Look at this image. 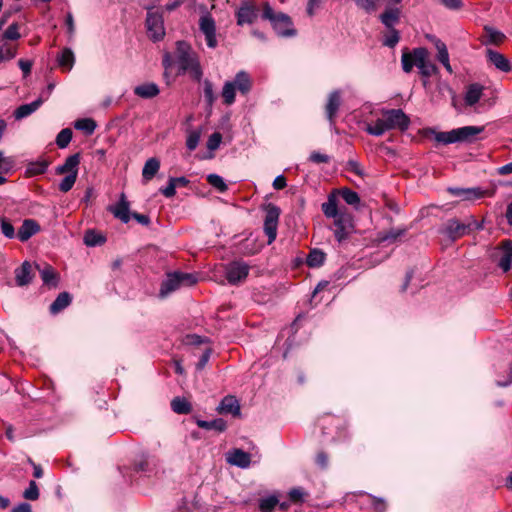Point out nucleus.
Here are the masks:
<instances>
[{
    "instance_id": "f257e3e1",
    "label": "nucleus",
    "mask_w": 512,
    "mask_h": 512,
    "mask_svg": "<svg viewBox=\"0 0 512 512\" xmlns=\"http://www.w3.org/2000/svg\"><path fill=\"white\" fill-rule=\"evenodd\" d=\"M162 65L166 70L176 66L178 75L188 73L190 77L196 81H200L203 76L197 53L192 49L190 44L185 41L176 42L174 56L169 52L163 55Z\"/></svg>"
},
{
    "instance_id": "f03ea898",
    "label": "nucleus",
    "mask_w": 512,
    "mask_h": 512,
    "mask_svg": "<svg viewBox=\"0 0 512 512\" xmlns=\"http://www.w3.org/2000/svg\"><path fill=\"white\" fill-rule=\"evenodd\" d=\"M402 69L410 73L414 66L424 78H429L438 72L437 66L429 59V52L424 47L414 48L411 52L404 51L401 56Z\"/></svg>"
},
{
    "instance_id": "7ed1b4c3",
    "label": "nucleus",
    "mask_w": 512,
    "mask_h": 512,
    "mask_svg": "<svg viewBox=\"0 0 512 512\" xmlns=\"http://www.w3.org/2000/svg\"><path fill=\"white\" fill-rule=\"evenodd\" d=\"M253 87V80L250 74L244 70L236 73L233 80H228L224 83L221 91L223 103L226 106H231L235 103L236 92L241 95L247 96Z\"/></svg>"
},
{
    "instance_id": "20e7f679",
    "label": "nucleus",
    "mask_w": 512,
    "mask_h": 512,
    "mask_svg": "<svg viewBox=\"0 0 512 512\" xmlns=\"http://www.w3.org/2000/svg\"><path fill=\"white\" fill-rule=\"evenodd\" d=\"M483 131L484 127L482 126H464L447 132H436L430 129L429 133L434 135L436 142L448 145L453 143H471L475 141L477 136Z\"/></svg>"
},
{
    "instance_id": "39448f33",
    "label": "nucleus",
    "mask_w": 512,
    "mask_h": 512,
    "mask_svg": "<svg viewBox=\"0 0 512 512\" xmlns=\"http://www.w3.org/2000/svg\"><path fill=\"white\" fill-rule=\"evenodd\" d=\"M262 18L269 20L277 35L281 37H292L296 34L291 18L284 13H275L268 2L263 4Z\"/></svg>"
},
{
    "instance_id": "423d86ee",
    "label": "nucleus",
    "mask_w": 512,
    "mask_h": 512,
    "mask_svg": "<svg viewBox=\"0 0 512 512\" xmlns=\"http://www.w3.org/2000/svg\"><path fill=\"white\" fill-rule=\"evenodd\" d=\"M482 228V224L473 217H469L463 223L459 222L456 218H451L445 222L443 227L440 229V233L445 235L451 241H455L467 234H470L474 230H481Z\"/></svg>"
},
{
    "instance_id": "0eeeda50",
    "label": "nucleus",
    "mask_w": 512,
    "mask_h": 512,
    "mask_svg": "<svg viewBox=\"0 0 512 512\" xmlns=\"http://www.w3.org/2000/svg\"><path fill=\"white\" fill-rule=\"evenodd\" d=\"M197 283V277L193 273L173 272L167 275V278L161 283L159 296L167 297L172 292L184 286H192Z\"/></svg>"
},
{
    "instance_id": "6e6552de",
    "label": "nucleus",
    "mask_w": 512,
    "mask_h": 512,
    "mask_svg": "<svg viewBox=\"0 0 512 512\" xmlns=\"http://www.w3.org/2000/svg\"><path fill=\"white\" fill-rule=\"evenodd\" d=\"M146 28L149 37L153 41L162 40L165 36L164 19L162 13L153 11L152 7H147Z\"/></svg>"
},
{
    "instance_id": "1a4fd4ad",
    "label": "nucleus",
    "mask_w": 512,
    "mask_h": 512,
    "mask_svg": "<svg viewBox=\"0 0 512 512\" xmlns=\"http://www.w3.org/2000/svg\"><path fill=\"white\" fill-rule=\"evenodd\" d=\"M250 266L241 260L232 261L225 266V278L231 285H238L246 280Z\"/></svg>"
},
{
    "instance_id": "9d476101",
    "label": "nucleus",
    "mask_w": 512,
    "mask_h": 512,
    "mask_svg": "<svg viewBox=\"0 0 512 512\" xmlns=\"http://www.w3.org/2000/svg\"><path fill=\"white\" fill-rule=\"evenodd\" d=\"M280 208L269 203L265 207L264 233L268 237V244H271L277 236V228L280 217Z\"/></svg>"
},
{
    "instance_id": "9b49d317",
    "label": "nucleus",
    "mask_w": 512,
    "mask_h": 512,
    "mask_svg": "<svg viewBox=\"0 0 512 512\" xmlns=\"http://www.w3.org/2000/svg\"><path fill=\"white\" fill-rule=\"evenodd\" d=\"M333 225L332 231L334 236L338 242H342L346 240L349 235H351L354 231V226L352 223V217L350 214L344 212L339 215L333 217Z\"/></svg>"
},
{
    "instance_id": "f8f14e48",
    "label": "nucleus",
    "mask_w": 512,
    "mask_h": 512,
    "mask_svg": "<svg viewBox=\"0 0 512 512\" xmlns=\"http://www.w3.org/2000/svg\"><path fill=\"white\" fill-rule=\"evenodd\" d=\"M382 120L388 130L400 129L402 131L409 127L410 120L401 109H390L383 112Z\"/></svg>"
},
{
    "instance_id": "ddd939ff",
    "label": "nucleus",
    "mask_w": 512,
    "mask_h": 512,
    "mask_svg": "<svg viewBox=\"0 0 512 512\" xmlns=\"http://www.w3.org/2000/svg\"><path fill=\"white\" fill-rule=\"evenodd\" d=\"M259 9L252 1H244L239 6L236 12L237 24L243 26L245 24H252L258 17Z\"/></svg>"
},
{
    "instance_id": "4468645a",
    "label": "nucleus",
    "mask_w": 512,
    "mask_h": 512,
    "mask_svg": "<svg viewBox=\"0 0 512 512\" xmlns=\"http://www.w3.org/2000/svg\"><path fill=\"white\" fill-rule=\"evenodd\" d=\"M200 31L205 35L206 44L209 48L217 46L216 25L213 17L206 13L199 20Z\"/></svg>"
},
{
    "instance_id": "2eb2a0df",
    "label": "nucleus",
    "mask_w": 512,
    "mask_h": 512,
    "mask_svg": "<svg viewBox=\"0 0 512 512\" xmlns=\"http://www.w3.org/2000/svg\"><path fill=\"white\" fill-rule=\"evenodd\" d=\"M447 191L464 201H473L480 199L485 196L486 191L481 189L480 187H472V188H459V187H449Z\"/></svg>"
},
{
    "instance_id": "dca6fc26",
    "label": "nucleus",
    "mask_w": 512,
    "mask_h": 512,
    "mask_svg": "<svg viewBox=\"0 0 512 512\" xmlns=\"http://www.w3.org/2000/svg\"><path fill=\"white\" fill-rule=\"evenodd\" d=\"M110 212L123 223H128L131 219L130 204L125 193H121L118 202L109 208Z\"/></svg>"
},
{
    "instance_id": "f3484780",
    "label": "nucleus",
    "mask_w": 512,
    "mask_h": 512,
    "mask_svg": "<svg viewBox=\"0 0 512 512\" xmlns=\"http://www.w3.org/2000/svg\"><path fill=\"white\" fill-rule=\"evenodd\" d=\"M497 265L503 270L508 272L512 265V242L509 240L503 241L499 254L497 255Z\"/></svg>"
},
{
    "instance_id": "a211bd4d",
    "label": "nucleus",
    "mask_w": 512,
    "mask_h": 512,
    "mask_svg": "<svg viewBox=\"0 0 512 512\" xmlns=\"http://www.w3.org/2000/svg\"><path fill=\"white\" fill-rule=\"evenodd\" d=\"M39 231L40 225L34 219H25L18 229L16 237L21 242H26Z\"/></svg>"
},
{
    "instance_id": "6ab92c4d",
    "label": "nucleus",
    "mask_w": 512,
    "mask_h": 512,
    "mask_svg": "<svg viewBox=\"0 0 512 512\" xmlns=\"http://www.w3.org/2000/svg\"><path fill=\"white\" fill-rule=\"evenodd\" d=\"M227 461L231 465L245 469L250 466L251 457L249 453L241 449H233L228 453Z\"/></svg>"
},
{
    "instance_id": "aec40b11",
    "label": "nucleus",
    "mask_w": 512,
    "mask_h": 512,
    "mask_svg": "<svg viewBox=\"0 0 512 512\" xmlns=\"http://www.w3.org/2000/svg\"><path fill=\"white\" fill-rule=\"evenodd\" d=\"M488 61L502 72H510L512 67L510 61L501 53L492 49L486 50Z\"/></svg>"
},
{
    "instance_id": "412c9836",
    "label": "nucleus",
    "mask_w": 512,
    "mask_h": 512,
    "mask_svg": "<svg viewBox=\"0 0 512 512\" xmlns=\"http://www.w3.org/2000/svg\"><path fill=\"white\" fill-rule=\"evenodd\" d=\"M341 94L339 91L332 92L325 107L327 119L331 124H334V120L337 116L338 110L341 106Z\"/></svg>"
},
{
    "instance_id": "4be33fe9",
    "label": "nucleus",
    "mask_w": 512,
    "mask_h": 512,
    "mask_svg": "<svg viewBox=\"0 0 512 512\" xmlns=\"http://www.w3.org/2000/svg\"><path fill=\"white\" fill-rule=\"evenodd\" d=\"M217 411L220 414H231L233 416H239L240 415V404H239L238 400L236 399V397L228 395V396H225L221 400V402L217 408Z\"/></svg>"
},
{
    "instance_id": "5701e85b",
    "label": "nucleus",
    "mask_w": 512,
    "mask_h": 512,
    "mask_svg": "<svg viewBox=\"0 0 512 512\" xmlns=\"http://www.w3.org/2000/svg\"><path fill=\"white\" fill-rule=\"evenodd\" d=\"M80 164V155L78 153L70 155L66 158L62 165H59L55 172L58 175L73 174L78 175V166Z\"/></svg>"
},
{
    "instance_id": "b1692460",
    "label": "nucleus",
    "mask_w": 512,
    "mask_h": 512,
    "mask_svg": "<svg viewBox=\"0 0 512 512\" xmlns=\"http://www.w3.org/2000/svg\"><path fill=\"white\" fill-rule=\"evenodd\" d=\"M339 193L334 190L329 196L326 203L322 204V210L327 217H335L340 213H344L341 208H338Z\"/></svg>"
},
{
    "instance_id": "393cba45",
    "label": "nucleus",
    "mask_w": 512,
    "mask_h": 512,
    "mask_svg": "<svg viewBox=\"0 0 512 512\" xmlns=\"http://www.w3.org/2000/svg\"><path fill=\"white\" fill-rule=\"evenodd\" d=\"M32 266L28 261L15 270V281L20 287L28 285L32 281Z\"/></svg>"
},
{
    "instance_id": "a878e982",
    "label": "nucleus",
    "mask_w": 512,
    "mask_h": 512,
    "mask_svg": "<svg viewBox=\"0 0 512 512\" xmlns=\"http://www.w3.org/2000/svg\"><path fill=\"white\" fill-rule=\"evenodd\" d=\"M134 94L143 99H151L156 97L160 93V89L157 84L153 82L143 83L134 88Z\"/></svg>"
},
{
    "instance_id": "bb28decb",
    "label": "nucleus",
    "mask_w": 512,
    "mask_h": 512,
    "mask_svg": "<svg viewBox=\"0 0 512 512\" xmlns=\"http://www.w3.org/2000/svg\"><path fill=\"white\" fill-rule=\"evenodd\" d=\"M484 87L478 83L470 84L464 96L466 106H474L482 97Z\"/></svg>"
},
{
    "instance_id": "cd10ccee",
    "label": "nucleus",
    "mask_w": 512,
    "mask_h": 512,
    "mask_svg": "<svg viewBox=\"0 0 512 512\" xmlns=\"http://www.w3.org/2000/svg\"><path fill=\"white\" fill-rule=\"evenodd\" d=\"M41 280L44 285L50 288H56L59 282V274L51 265H45L42 269H39Z\"/></svg>"
},
{
    "instance_id": "c85d7f7f",
    "label": "nucleus",
    "mask_w": 512,
    "mask_h": 512,
    "mask_svg": "<svg viewBox=\"0 0 512 512\" xmlns=\"http://www.w3.org/2000/svg\"><path fill=\"white\" fill-rule=\"evenodd\" d=\"M42 104H43V99L39 97L31 103L20 105L14 111L15 119L21 120L23 118L28 117L29 115L34 113Z\"/></svg>"
},
{
    "instance_id": "c756f323",
    "label": "nucleus",
    "mask_w": 512,
    "mask_h": 512,
    "mask_svg": "<svg viewBox=\"0 0 512 512\" xmlns=\"http://www.w3.org/2000/svg\"><path fill=\"white\" fill-rule=\"evenodd\" d=\"M400 10L398 8H388L380 16V20L383 25L392 29L399 22Z\"/></svg>"
},
{
    "instance_id": "7c9ffc66",
    "label": "nucleus",
    "mask_w": 512,
    "mask_h": 512,
    "mask_svg": "<svg viewBox=\"0 0 512 512\" xmlns=\"http://www.w3.org/2000/svg\"><path fill=\"white\" fill-rule=\"evenodd\" d=\"M49 166V162L45 159H40L37 161H33L28 163L25 176L26 177H34L37 175L44 174Z\"/></svg>"
},
{
    "instance_id": "2f4dec72",
    "label": "nucleus",
    "mask_w": 512,
    "mask_h": 512,
    "mask_svg": "<svg viewBox=\"0 0 512 512\" xmlns=\"http://www.w3.org/2000/svg\"><path fill=\"white\" fill-rule=\"evenodd\" d=\"M72 301L71 295L68 292L60 293L57 298L50 305V312L52 314H57L64 310L66 307L70 305Z\"/></svg>"
},
{
    "instance_id": "473e14b6",
    "label": "nucleus",
    "mask_w": 512,
    "mask_h": 512,
    "mask_svg": "<svg viewBox=\"0 0 512 512\" xmlns=\"http://www.w3.org/2000/svg\"><path fill=\"white\" fill-rule=\"evenodd\" d=\"M160 168V161L155 158H149L143 167L142 170V177L145 181H150L159 171Z\"/></svg>"
},
{
    "instance_id": "72a5a7b5",
    "label": "nucleus",
    "mask_w": 512,
    "mask_h": 512,
    "mask_svg": "<svg viewBox=\"0 0 512 512\" xmlns=\"http://www.w3.org/2000/svg\"><path fill=\"white\" fill-rule=\"evenodd\" d=\"M58 65L67 71H70L74 66L75 57L70 48H65L57 58Z\"/></svg>"
},
{
    "instance_id": "f704fd0d",
    "label": "nucleus",
    "mask_w": 512,
    "mask_h": 512,
    "mask_svg": "<svg viewBox=\"0 0 512 512\" xmlns=\"http://www.w3.org/2000/svg\"><path fill=\"white\" fill-rule=\"evenodd\" d=\"M406 233L405 228H397V229H391L384 233H379L378 235V241L380 243H394L397 241L400 237L404 236Z\"/></svg>"
},
{
    "instance_id": "c9c22d12",
    "label": "nucleus",
    "mask_w": 512,
    "mask_h": 512,
    "mask_svg": "<svg viewBox=\"0 0 512 512\" xmlns=\"http://www.w3.org/2000/svg\"><path fill=\"white\" fill-rule=\"evenodd\" d=\"M197 426L206 430H216L223 432L226 429V422L222 418L214 419L212 421L197 420Z\"/></svg>"
},
{
    "instance_id": "e433bc0d",
    "label": "nucleus",
    "mask_w": 512,
    "mask_h": 512,
    "mask_svg": "<svg viewBox=\"0 0 512 512\" xmlns=\"http://www.w3.org/2000/svg\"><path fill=\"white\" fill-rule=\"evenodd\" d=\"M171 409L177 414H189L192 410V407L185 398L175 397L171 401Z\"/></svg>"
},
{
    "instance_id": "4c0bfd02",
    "label": "nucleus",
    "mask_w": 512,
    "mask_h": 512,
    "mask_svg": "<svg viewBox=\"0 0 512 512\" xmlns=\"http://www.w3.org/2000/svg\"><path fill=\"white\" fill-rule=\"evenodd\" d=\"M96 122L91 118H82L74 123L77 130L83 131L86 135H92L96 129Z\"/></svg>"
},
{
    "instance_id": "58836bf2",
    "label": "nucleus",
    "mask_w": 512,
    "mask_h": 512,
    "mask_svg": "<svg viewBox=\"0 0 512 512\" xmlns=\"http://www.w3.org/2000/svg\"><path fill=\"white\" fill-rule=\"evenodd\" d=\"M104 242H105V237L102 234H100L94 230H89L84 235V243L89 247L101 245Z\"/></svg>"
},
{
    "instance_id": "ea45409f",
    "label": "nucleus",
    "mask_w": 512,
    "mask_h": 512,
    "mask_svg": "<svg viewBox=\"0 0 512 512\" xmlns=\"http://www.w3.org/2000/svg\"><path fill=\"white\" fill-rule=\"evenodd\" d=\"M485 33L487 37V41L484 42L485 44H500L505 39V35L502 32L492 27L486 26Z\"/></svg>"
},
{
    "instance_id": "a19ab883",
    "label": "nucleus",
    "mask_w": 512,
    "mask_h": 512,
    "mask_svg": "<svg viewBox=\"0 0 512 512\" xmlns=\"http://www.w3.org/2000/svg\"><path fill=\"white\" fill-rule=\"evenodd\" d=\"M366 131L373 136H381L389 131L382 118L377 119L372 124L367 125Z\"/></svg>"
},
{
    "instance_id": "79ce46f5",
    "label": "nucleus",
    "mask_w": 512,
    "mask_h": 512,
    "mask_svg": "<svg viewBox=\"0 0 512 512\" xmlns=\"http://www.w3.org/2000/svg\"><path fill=\"white\" fill-rule=\"evenodd\" d=\"M434 42V45L437 49V59L438 61L442 64L444 62H447L449 61V53H448V50H447V47H446V44L441 41L440 39L436 38V37H432L431 38Z\"/></svg>"
},
{
    "instance_id": "37998d69",
    "label": "nucleus",
    "mask_w": 512,
    "mask_h": 512,
    "mask_svg": "<svg viewBox=\"0 0 512 512\" xmlns=\"http://www.w3.org/2000/svg\"><path fill=\"white\" fill-rule=\"evenodd\" d=\"M0 229L1 233L8 239H13L17 235L12 222L6 217L0 218Z\"/></svg>"
},
{
    "instance_id": "c03bdc74",
    "label": "nucleus",
    "mask_w": 512,
    "mask_h": 512,
    "mask_svg": "<svg viewBox=\"0 0 512 512\" xmlns=\"http://www.w3.org/2000/svg\"><path fill=\"white\" fill-rule=\"evenodd\" d=\"M339 198L341 197L349 205H357L360 202L359 195L349 188L338 190Z\"/></svg>"
},
{
    "instance_id": "a18cd8bd",
    "label": "nucleus",
    "mask_w": 512,
    "mask_h": 512,
    "mask_svg": "<svg viewBox=\"0 0 512 512\" xmlns=\"http://www.w3.org/2000/svg\"><path fill=\"white\" fill-rule=\"evenodd\" d=\"M71 139L72 130L70 128H64L58 133L56 137V144L59 148L63 149L69 145Z\"/></svg>"
},
{
    "instance_id": "49530a36",
    "label": "nucleus",
    "mask_w": 512,
    "mask_h": 512,
    "mask_svg": "<svg viewBox=\"0 0 512 512\" xmlns=\"http://www.w3.org/2000/svg\"><path fill=\"white\" fill-rule=\"evenodd\" d=\"M203 93L206 103L209 106H212L216 101V95L214 93L213 84L210 80L206 79L203 82Z\"/></svg>"
},
{
    "instance_id": "de8ad7c7",
    "label": "nucleus",
    "mask_w": 512,
    "mask_h": 512,
    "mask_svg": "<svg viewBox=\"0 0 512 512\" xmlns=\"http://www.w3.org/2000/svg\"><path fill=\"white\" fill-rule=\"evenodd\" d=\"M207 182L216 188L219 192H225L228 189L227 184L224 182V179L217 174H209L207 176Z\"/></svg>"
},
{
    "instance_id": "09e8293b",
    "label": "nucleus",
    "mask_w": 512,
    "mask_h": 512,
    "mask_svg": "<svg viewBox=\"0 0 512 512\" xmlns=\"http://www.w3.org/2000/svg\"><path fill=\"white\" fill-rule=\"evenodd\" d=\"M278 503L276 496H269L259 501V509L261 512H272Z\"/></svg>"
},
{
    "instance_id": "8fccbe9b",
    "label": "nucleus",
    "mask_w": 512,
    "mask_h": 512,
    "mask_svg": "<svg viewBox=\"0 0 512 512\" xmlns=\"http://www.w3.org/2000/svg\"><path fill=\"white\" fill-rule=\"evenodd\" d=\"M77 176L75 173L67 174L59 183V190L63 193L70 191L77 180Z\"/></svg>"
},
{
    "instance_id": "3c124183",
    "label": "nucleus",
    "mask_w": 512,
    "mask_h": 512,
    "mask_svg": "<svg viewBox=\"0 0 512 512\" xmlns=\"http://www.w3.org/2000/svg\"><path fill=\"white\" fill-rule=\"evenodd\" d=\"M14 159L12 157H6L4 152L0 150V174L9 173L14 166Z\"/></svg>"
},
{
    "instance_id": "603ef678",
    "label": "nucleus",
    "mask_w": 512,
    "mask_h": 512,
    "mask_svg": "<svg viewBox=\"0 0 512 512\" xmlns=\"http://www.w3.org/2000/svg\"><path fill=\"white\" fill-rule=\"evenodd\" d=\"M23 497L27 500L35 501L39 498V489L38 485L34 480L29 482L28 487L25 489L23 493Z\"/></svg>"
},
{
    "instance_id": "864d4df0",
    "label": "nucleus",
    "mask_w": 512,
    "mask_h": 512,
    "mask_svg": "<svg viewBox=\"0 0 512 512\" xmlns=\"http://www.w3.org/2000/svg\"><path fill=\"white\" fill-rule=\"evenodd\" d=\"M201 132L199 130L191 131L186 139V147L189 151H193L197 148L200 140Z\"/></svg>"
},
{
    "instance_id": "5fc2aeb1",
    "label": "nucleus",
    "mask_w": 512,
    "mask_h": 512,
    "mask_svg": "<svg viewBox=\"0 0 512 512\" xmlns=\"http://www.w3.org/2000/svg\"><path fill=\"white\" fill-rule=\"evenodd\" d=\"M399 39H400L399 32L394 28L389 29L388 34L385 35L383 45L390 47V48H394L397 45V43L399 42Z\"/></svg>"
},
{
    "instance_id": "6e6d98bb",
    "label": "nucleus",
    "mask_w": 512,
    "mask_h": 512,
    "mask_svg": "<svg viewBox=\"0 0 512 512\" xmlns=\"http://www.w3.org/2000/svg\"><path fill=\"white\" fill-rule=\"evenodd\" d=\"M305 263L310 268L320 267V250L317 248L311 250L309 255L306 257Z\"/></svg>"
},
{
    "instance_id": "4d7b16f0",
    "label": "nucleus",
    "mask_w": 512,
    "mask_h": 512,
    "mask_svg": "<svg viewBox=\"0 0 512 512\" xmlns=\"http://www.w3.org/2000/svg\"><path fill=\"white\" fill-rule=\"evenodd\" d=\"M2 37L5 40L19 39L20 38L19 25L17 23H12L11 25H9V27L3 33Z\"/></svg>"
},
{
    "instance_id": "13d9d810",
    "label": "nucleus",
    "mask_w": 512,
    "mask_h": 512,
    "mask_svg": "<svg viewBox=\"0 0 512 512\" xmlns=\"http://www.w3.org/2000/svg\"><path fill=\"white\" fill-rule=\"evenodd\" d=\"M356 5L367 13H372L376 10L377 4L380 0H354Z\"/></svg>"
},
{
    "instance_id": "bf43d9fd",
    "label": "nucleus",
    "mask_w": 512,
    "mask_h": 512,
    "mask_svg": "<svg viewBox=\"0 0 512 512\" xmlns=\"http://www.w3.org/2000/svg\"><path fill=\"white\" fill-rule=\"evenodd\" d=\"M222 141V135L219 132L212 133L207 140V148L214 151L219 148Z\"/></svg>"
},
{
    "instance_id": "052dcab7",
    "label": "nucleus",
    "mask_w": 512,
    "mask_h": 512,
    "mask_svg": "<svg viewBox=\"0 0 512 512\" xmlns=\"http://www.w3.org/2000/svg\"><path fill=\"white\" fill-rule=\"evenodd\" d=\"M16 54H17V50L15 47L2 46L0 48L1 62L13 59L16 56Z\"/></svg>"
},
{
    "instance_id": "680f3d73",
    "label": "nucleus",
    "mask_w": 512,
    "mask_h": 512,
    "mask_svg": "<svg viewBox=\"0 0 512 512\" xmlns=\"http://www.w3.org/2000/svg\"><path fill=\"white\" fill-rule=\"evenodd\" d=\"M347 169L350 172H352V173H354V174H356V175H358L360 177L364 176V171H363L361 165L357 161H355V160H349L347 162Z\"/></svg>"
},
{
    "instance_id": "e2e57ef3",
    "label": "nucleus",
    "mask_w": 512,
    "mask_h": 512,
    "mask_svg": "<svg viewBox=\"0 0 512 512\" xmlns=\"http://www.w3.org/2000/svg\"><path fill=\"white\" fill-rule=\"evenodd\" d=\"M176 186L169 178L168 185L160 189V192L166 197L171 198L176 194Z\"/></svg>"
},
{
    "instance_id": "0e129e2a",
    "label": "nucleus",
    "mask_w": 512,
    "mask_h": 512,
    "mask_svg": "<svg viewBox=\"0 0 512 512\" xmlns=\"http://www.w3.org/2000/svg\"><path fill=\"white\" fill-rule=\"evenodd\" d=\"M446 8L452 10H458L462 8V0H439Z\"/></svg>"
},
{
    "instance_id": "69168bd1",
    "label": "nucleus",
    "mask_w": 512,
    "mask_h": 512,
    "mask_svg": "<svg viewBox=\"0 0 512 512\" xmlns=\"http://www.w3.org/2000/svg\"><path fill=\"white\" fill-rule=\"evenodd\" d=\"M303 496H304V492L301 488H293L289 492V498L293 502L302 501Z\"/></svg>"
},
{
    "instance_id": "338daca9",
    "label": "nucleus",
    "mask_w": 512,
    "mask_h": 512,
    "mask_svg": "<svg viewBox=\"0 0 512 512\" xmlns=\"http://www.w3.org/2000/svg\"><path fill=\"white\" fill-rule=\"evenodd\" d=\"M65 24H66L67 31H68L70 37H73L74 33H75V24H74V18H73L72 13H70V12L67 13L66 19H65Z\"/></svg>"
},
{
    "instance_id": "774afa93",
    "label": "nucleus",
    "mask_w": 512,
    "mask_h": 512,
    "mask_svg": "<svg viewBox=\"0 0 512 512\" xmlns=\"http://www.w3.org/2000/svg\"><path fill=\"white\" fill-rule=\"evenodd\" d=\"M319 5H320V0H309L308 1V4H307V14L309 16H313L315 15V13L317 12V9L319 8Z\"/></svg>"
}]
</instances>
